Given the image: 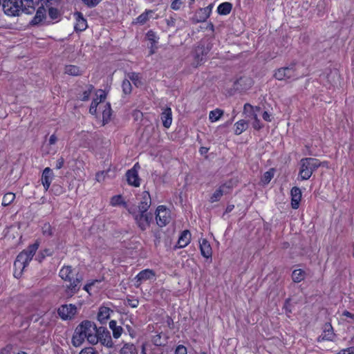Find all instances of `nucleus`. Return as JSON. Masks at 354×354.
Returning a JSON list of instances; mask_svg holds the SVG:
<instances>
[{
  "mask_svg": "<svg viewBox=\"0 0 354 354\" xmlns=\"http://www.w3.org/2000/svg\"><path fill=\"white\" fill-rule=\"evenodd\" d=\"M96 325L89 321H82L75 328L72 337L73 344L77 347L81 346L86 339L91 344H97L96 333H97Z\"/></svg>",
  "mask_w": 354,
  "mask_h": 354,
  "instance_id": "obj_1",
  "label": "nucleus"
},
{
  "mask_svg": "<svg viewBox=\"0 0 354 354\" xmlns=\"http://www.w3.org/2000/svg\"><path fill=\"white\" fill-rule=\"evenodd\" d=\"M59 277L65 281L69 282L66 287V295L73 297L80 289L82 276L70 266H64L59 270Z\"/></svg>",
  "mask_w": 354,
  "mask_h": 354,
  "instance_id": "obj_2",
  "label": "nucleus"
},
{
  "mask_svg": "<svg viewBox=\"0 0 354 354\" xmlns=\"http://www.w3.org/2000/svg\"><path fill=\"white\" fill-rule=\"evenodd\" d=\"M167 339V335L162 333L153 335L151 342L142 344L141 354H165Z\"/></svg>",
  "mask_w": 354,
  "mask_h": 354,
  "instance_id": "obj_3",
  "label": "nucleus"
},
{
  "mask_svg": "<svg viewBox=\"0 0 354 354\" xmlns=\"http://www.w3.org/2000/svg\"><path fill=\"white\" fill-rule=\"evenodd\" d=\"M33 5L32 0H4L2 4L4 13L10 17L19 15L21 11H26L28 8H32Z\"/></svg>",
  "mask_w": 354,
  "mask_h": 354,
  "instance_id": "obj_4",
  "label": "nucleus"
},
{
  "mask_svg": "<svg viewBox=\"0 0 354 354\" xmlns=\"http://www.w3.org/2000/svg\"><path fill=\"white\" fill-rule=\"evenodd\" d=\"M38 246L39 245H29L28 250H24L18 254L14 263L15 277H19L24 269L28 265L37 250Z\"/></svg>",
  "mask_w": 354,
  "mask_h": 354,
  "instance_id": "obj_5",
  "label": "nucleus"
},
{
  "mask_svg": "<svg viewBox=\"0 0 354 354\" xmlns=\"http://www.w3.org/2000/svg\"><path fill=\"white\" fill-rule=\"evenodd\" d=\"M298 180H308L313 172L320 166L319 160L313 158H304L299 162Z\"/></svg>",
  "mask_w": 354,
  "mask_h": 354,
  "instance_id": "obj_6",
  "label": "nucleus"
},
{
  "mask_svg": "<svg viewBox=\"0 0 354 354\" xmlns=\"http://www.w3.org/2000/svg\"><path fill=\"white\" fill-rule=\"evenodd\" d=\"M171 212L165 205H159L156 210V220L157 225L165 227L171 221Z\"/></svg>",
  "mask_w": 354,
  "mask_h": 354,
  "instance_id": "obj_7",
  "label": "nucleus"
},
{
  "mask_svg": "<svg viewBox=\"0 0 354 354\" xmlns=\"http://www.w3.org/2000/svg\"><path fill=\"white\" fill-rule=\"evenodd\" d=\"M274 77L278 80H288L297 79L299 75L296 73L294 66L280 68L276 71Z\"/></svg>",
  "mask_w": 354,
  "mask_h": 354,
  "instance_id": "obj_8",
  "label": "nucleus"
},
{
  "mask_svg": "<svg viewBox=\"0 0 354 354\" xmlns=\"http://www.w3.org/2000/svg\"><path fill=\"white\" fill-rule=\"evenodd\" d=\"M59 316L63 320L72 319L77 313V307L74 304L62 305L57 310Z\"/></svg>",
  "mask_w": 354,
  "mask_h": 354,
  "instance_id": "obj_9",
  "label": "nucleus"
},
{
  "mask_svg": "<svg viewBox=\"0 0 354 354\" xmlns=\"http://www.w3.org/2000/svg\"><path fill=\"white\" fill-rule=\"evenodd\" d=\"M97 333L96 336L97 338V343L100 342L102 345L111 348L113 346L110 332L105 327L100 326L97 328Z\"/></svg>",
  "mask_w": 354,
  "mask_h": 354,
  "instance_id": "obj_10",
  "label": "nucleus"
},
{
  "mask_svg": "<svg viewBox=\"0 0 354 354\" xmlns=\"http://www.w3.org/2000/svg\"><path fill=\"white\" fill-rule=\"evenodd\" d=\"M152 218L153 216L151 214L140 212L134 216L136 223L142 230H146V228L149 225Z\"/></svg>",
  "mask_w": 354,
  "mask_h": 354,
  "instance_id": "obj_11",
  "label": "nucleus"
},
{
  "mask_svg": "<svg viewBox=\"0 0 354 354\" xmlns=\"http://www.w3.org/2000/svg\"><path fill=\"white\" fill-rule=\"evenodd\" d=\"M210 50L209 46L198 45L194 51V64L198 66L205 59V57Z\"/></svg>",
  "mask_w": 354,
  "mask_h": 354,
  "instance_id": "obj_12",
  "label": "nucleus"
},
{
  "mask_svg": "<svg viewBox=\"0 0 354 354\" xmlns=\"http://www.w3.org/2000/svg\"><path fill=\"white\" fill-rule=\"evenodd\" d=\"M155 276L156 274L152 270L145 269L140 271L134 278L136 283V286H140L143 281L153 279Z\"/></svg>",
  "mask_w": 354,
  "mask_h": 354,
  "instance_id": "obj_13",
  "label": "nucleus"
},
{
  "mask_svg": "<svg viewBox=\"0 0 354 354\" xmlns=\"http://www.w3.org/2000/svg\"><path fill=\"white\" fill-rule=\"evenodd\" d=\"M335 336V334L330 323H326L324 326L323 333L318 337L317 341H333Z\"/></svg>",
  "mask_w": 354,
  "mask_h": 354,
  "instance_id": "obj_14",
  "label": "nucleus"
},
{
  "mask_svg": "<svg viewBox=\"0 0 354 354\" xmlns=\"http://www.w3.org/2000/svg\"><path fill=\"white\" fill-rule=\"evenodd\" d=\"M151 204V198L148 191H144L141 194L138 209L140 212H147Z\"/></svg>",
  "mask_w": 354,
  "mask_h": 354,
  "instance_id": "obj_15",
  "label": "nucleus"
},
{
  "mask_svg": "<svg viewBox=\"0 0 354 354\" xmlns=\"http://www.w3.org/2000/svg\"><path fill=\"white\" fill-rule=\"evenodd\" d=\"M106 99V93L103 90H98L96 93V98L93 99L89 109V113L92 115L97 113L98 104Z\"/></svg>",
  "mask_w": 354,
  "mask_h": 354,
  "instance_id": "obj_16",
  "label": "nucleus"
},
{
  "mask_svg": "<svg viewBox=\"0 0 354 354\" xmlns=\"http://www.w3.org/2000/svg\"><path fill=\"white\" fill-rule=\"evenodd\" d=\"M291 196V207L292 209H297L299 207V203L301 199V191L297 187H294L290 190Z\"/></svg>",
  "mask_w": 354,
  "mask_h": 354,
  "instance_id": "obj_17",
  "label": "nucleus"
},
{
  "mask_svg": "<svg viewBox=\"0 0 354 354\" xmlns=\"http://www.w3.org/2000/svg\"><path fill=\"white\" fill-rule=\"evenodd\" d=\"M53 176V173L51 169L49 167H46L42 172L41 178V184L44 186L45 191H47L49 189L52 182Z\"/></svg>",
  "mask_w": 354,
  "mask_h": 354,
  "instance_id": "obj_18",
  "label": "nucleus"
},
{
  "mask_svg": "<svg viewBox=\"0 0 354 354\" xmlns=\"http://www.w3.org/2000/svg\"><path fill=\"white\" fill-rule=\"evenodd\" d=\"M74 17L75 19V24L74 26L75 31L82 32L86 30L87 28V21L83 17V15L81 12H75L74 14Z\"/></svg>",
  "mask_w": 354,
  "mask_h": 354,
  "instance_id": "obj_19",
  "label": "nucleus"
},
{
  "mask_svg": "<svg viewBox=\"0 0 354 354\" xmlns=\"http://www.w3.org/2000/svg\"><path fill=\"white\" fill-rule=\"evenodd\" d=\"M230 189V186L227 185L226 184L221 185L212 195L209 201L211 203L218 201L223 194H227L228 192Z\"/></svg>",
  "mask_w": 354,
  "mask_h": 354,
  "instance_id": "obj_20",
  "label": "nucleus"
},
{
  "mask_svg": "<svg viewBox=\"0 0 354 354\" xmlns=\"http://www.w3.org/2000/svg\"><path fill=\"white\" fill-rule=\"evenodd\" d=\"M127 180L129 185L138 187L141 183V179L138 173L134 171H127L126 173Z\"/></svg>",
  "mask_w": 354,
  "mask_h": 354,
  "instance_id": "obj_21",
  "label": "nucleus"
},
{
  "mask_svg": "<svg viewBox=\"0 0 354 354\" xmlns=\"http://www.w3.org/2000/svg\"><path fill=\"white\" fill-rule=\"evenodd\" d=\"M161 120L162 122V125L165 128L170 127L172 123V112L171 108L167 107L163 110L161 113Z\"/></svg>",
  "mask_w": 354,
  "mask_h": 354,
  "instance_id": "obj_22",
  "label": "nucleus"
},
{
  "mask_svg": "<svg viewBox=\"0 0 354 354\" xmlns=\"http://www.w3.org/2000/svg\"><path fill=\"white\" fill-rule=\"evenodd\" d=\"M111 310L105 306H102L99 308V311L97 313V320L101 324H104L110 317V313Z\"/></svg>",
  "mask_w": 354,
  "mask_h": 354,
  "instance_id": "obj_23",
  "label": "nucleus"
},
{
  "mask_svg": "<svg viewBox=\"0 0 354 354\" xmlns=\"http://www.w3.org/2000/svg\"><path fill=\"white\" fill-rule=\"evenodd\" d=\"M46 17V10L44 7H39L33 17V19L31 21V23L34 25H37L41 22L43 19H45Z\"/></svg>",
  "mask_w": 354,
  "mask_h": 354,
  "instance_id": "obj_24",
  "label": "nucleus"
},
{
  "mask_svg": "<svg viewBox=\"0 0 354 354\" xmlns=\"http://www.w3.org/2000/svg\"><path fill=\"white\" fill-rule=\"evenodd\" d=\"M207 11L205 8H200L196 11L195 17L197 23L204 22L209 17L210 14Z\"/></svg>",
  "mask_w": 354,
  "mask_h": 354,
  "instance_id": "obj_25",
  "label": "nucleus"
},
{
  "mask_svg": "<svg viewBox=\"0 0 354 354\" xmlns=\"http://www.w3.org/2000/svg\"><path fill=\"white\" fill-rule=\"evenodd\" d=\"M232 9V4L229 2L221 3L217 8V12L219 15H227L230 13Z\"/></svg>",
  "mask_w": 354,
  "mask_h": 354,
  "instance_id": "obj_26",
  "label": "nucleus"
},
{
  "mask_svg": "<svg viewBox=\"0 0 354 354\" xmlns=\"http://www.w3.org/2000/svg\"><path fill=\"white\" fill-rule=\"evenodd\" d=\"M201 254L209 260V262H212V250L211 248V245H199Z\"/></svg>",
  "mask_w": 354,
  "mask_h": 354,
  "instance_id": "obj_27",
  "label": "nucleus"
},
{
  "mask_svg": "<svg viewBox=\"0 0 354 354\" xmlns=\"http://www.w3.org/2000/svg\"><path fill=\"white\" fill-rule=\"evenodd\" d=\"M248 124L243 120H239L234 124V133L236 135L241 134L248 128Z\"/></svg>",
  "mask_w": 354,
  "mask_h": 354,
  "instance_id": "obj_28",
  "label": "nucleus"
},
{
  "mask_svg": "<svg viewBox=\"0 0 354 354\" xmlns=\"http://www.w3.org/2000/svg\"><path fill=\"white\" fill-rule=\"evenodd\" d=\"M64 73L73 76H77L82 74L80 68L75 65H66L64 68Z\"/></svg>",
  "mask_w": 354,
  "mask_h": 354,
  "instance_id": "obj_29",
  "label": "nucleus"
},
{
  "mask_svg": "<svg viewBox=\"0 0 354 354\" xmlns=\"http://www.w3.org/2000/svg\"><path fill=\"white\" fill-rule=\"evenodd\" d=\"M305 272L301 269H296L292 271V279L295 283H299L305 278Z\"/></svg>",
  "mask_w": 354,
  "mask_h": 354,
  "instance_id": "obj_30",
  "label": "nucleus"
},
{
  "mask_svg": "<svg viewBox=\"0 0 354 354\" xmlns=\"http://www.w3.org/2000/svg\"><path fill=\"white\" fill-rule=\"evenodd\" d=\"M110 204L113 207L122 205L124 207H127V203L124 201L121 195H115L111 197Z\"/></svg>",
  "mask_w": 354,
  "mask_h": 354,
  "instance_id": "obj_31",
  "label": "nucleus"
},
{
  "mask_svg": "<svg viewBox=\"0 0 354 354\" xmlns=\"http://www.w3.org/2000/svg\"><path fill=\"white\" fill-rule=\"evenodd\" d=\"M244 112H250L252 116L254 121H256L258 118L257 114L255 113L256 111H259L260 110V107L259 106H253L250 104H245L243 107Z\"/></svg>",
  "mask_w": 354,
  "mask_h": 354,
  "instance_id": "obj_32",
  "label": "nucleus"
},
{
  "mask_svg": "<svg viewBox=\"0 0 354 354\" xmlns=\"http://www.w3.org/2000/svg\"><path fill=\"white\" fill-rule=\"evenodd\" d=\"M111 115V109L110 104L107 103L104 105V109L102 111V121L103 124H105L108 123V122L110 120Z\"/></svg>",
  "mask_w": 354,
  "mask_h": 354,
  "instance_id": "obj_33",
  "label": "nucleus"
},
{
  "mask_svg": "<svg viewBox=\"0 0 354 354\" xmlns=\"http://www.w3.org/2000/svg\"><path fill=\"white\" fill-rule=\"evenodd\" d=\"M151 13H153V10H146L143 13L140 15L136 19V23L142 24V25L145 24L149 19V15Z\"/></svg>",
  "mask_w": 354,
  "mask_h": 354,
  "instance_id": "obj_34",
  "label": "nucleus"
},
{
  "mask_svg": "<svg viewBox=\"0 0 354 354\" xmlns=\"http://www.w3.org/2000/svg\"><path fill=\"white\" fill-rule=\"evenodd\" d=\"M223 115V111L219 109H216L211 111L209 114V119L212 122L218 121Z\"/></svg>",
  "mask_w": 354,
  "mask_h": 354,
  "instance_id": "obj_35",
  "label": "nucleus"
},
{
  "mask_svg": "<svg viewBox=\"0 0 354 354\" xmlns=\"http://www.w3.org/2000/svg\"><path fill=\"white\" fill-rule=\"evenodd\" d=\"M119 354H138V352L133 344H125Z\"/></svg>",
  "mask_w": 354,
  "mask_h": 354,
  "instance_id": "obj_36",
  "label": "nucleus"
},
{
  "mask_svg": "<svg viewBox=\"0 0 354 354\" xmlns=\"http://www.w3.org/2000/svg\"><path fill=\"white\" fill-rule=\"evenodd\" d=\"M191 233L188 230H183L179 236L178 243H190L191 241Z\"/></svg>",
  "mask_w": 354,
  "mask_h": 354,
  "instance_id": "obj_37",
  "label": "nucleus"
},
{
  "mask_svg": "<svg viewBox=\"0 0 354 354\" xmlns=\"http://www.w3.org/2000/svg\"><path fill=\"white\" fill-rule=\"evenodd\" d=\"M15 198V194L12 192L6 193L2 199L1 205L4 207L8 206L11 204Z\"/></svg>",
  "mask_w": 354,
  "mask_h": 354,
  "instance_id": "obj_38",
  "label": "nucleus"
},
{
  "mask_svg": "<svg viewBox=\"0 0 354 354\" xmlns=\"http://www.w3.org/2000/svg\"><path fill=\"white\" fill-rule=\"evenodd\" d=\"M147 37L151 44V48H153V46L158 43L159 39V37L156 35V33L151 30L147 32Z\"/></svg>",
  "mask_w": 354,
  "mask_h": 354,
  "instance_id": "obj_39",
  "label": "nucleus"
},
{
  "mask_svg": "<svg viewBox=\"0 0 354 354\" xmlns=\"http://www.w3.org/2000/svg\"><path fill=\"white\" fill-rule=\"evenodd\" d=\"M128 78L133 82L136 86H139L141 84V81L140 79V75L136 73H129L128 75Z\"/></svg>",
  "mask_w": 354,
  "mask_h": 354,
  "instance_id": "obj_40",
  "label": "nucleus"
},
{
  "mask_svg": "<svg viewBox=\"0 0 354 354\" xmlns=\"http://www.w3.org/2000/svg\"><path fill=\"white\" fill-rule=\"evenodd\" d=\"M122 91L125 94L131 93L132 91V86L129 80H124L122 84Z\"/></svg>",
  "mask_w": 354,
  "mask_h": 354,
  "instance_id": "obj_41",
  "label": "nucleus"
},
{
  "mask_svg": "<svg viewBox=\"0 0 354 354\" xmlns=\"http://www.w3.org/2000/svg\"><path fill=\"white\" fill-rule=\"evenodd\" d=\"M93 89V86L92 85H89L88 88L84 91L82 94L80 95V98L82 101H87L89 99L90 95Z\"/></svg>",
  "mask_w": 354,
  "mask_h": 354,
  "instance_id": "obj_42",
  "label": "nucleus"
},
{
  "mask_svg": "<svg viewBox=\"0 0 354 354\" xmlns=\"http://www.w3.org/2000/svg\"><path fill=\"white\" fill-rule=\"evenodd\" d=\"M274 176V171L273 170H270L264 173L263 178H262V182L264 184H268L270 182L272 178Z\"/></svg>",
  "mask_w": 354,
  "mask_h": 354,
  "instance_id": "obj_43",
  "label": "nucleus"
},
{
  "mask_svg": "<svg viewBox=\"0 0 354 354\" xmlns=\"http://www.w3.org/2000/svg\"><path fill=\"white\" fill-rule=\"evenodd\" d=\"M52 254V250L50 249H45L39 254L36 256V259L39 262L42 261L46 257L50 256Z\"/></svg>",
  "mask_w": 354,
  "mask_h": 354,
  "instance_id": "obj_44",
  "label": "nucleus"
},
{
  "mask_svg": "<svg viewBox=\"0 0 354 354\" xmlns=\"http://www.w3.org/2000/svg\"><path fill=\"white\" fill-rule=\"evenodd\" d=\"M48 15L52 19H57L59 17V12L57 8L50 7L48 8Z\"/></svg>",
  "mask_w": 354,
  "mask_h": 354,
  "instance_id": "obj_45",
  "label": "nucleus"
},
{
  "mask_svg": "<svg viewBox=\"0 0 354 354\" xmlns=\"http://www.w3.org/2000/svg\"><path fill=\"white\" fill-rule=\"evenodd\" d=\"M187 349L184 345H178L176 347L174 354H187Z\"/></svg>",
  "mask_w": 354,
  "mask_h": 354,
  "instance_id": "obj_46",
  "label": "nucleus"
},
{
  "mask_svg": "<svg viewBox=\"0 0 354 354\" xmlns=\"http://www.w3.org/2000/svg\"><path fill=\"white\" fill-rule=\"evenodd\" d=\"M88 7L93 8L98 5L102 0H82Z\"/></svg>",
  "mask_w": 354,
  "mask_h": 354,
  "instance_id": "obj_47",
  "label": "nucleus"
},
{
  "mask_svg": "<svg viewBox=\"0 0 354 354\" xmlns=\"http://www.w3.org/2000/svg\"><path fill=\"white\" fill-rule=\"evenodd\" d=\"M183 4V2L180 0H174L171 4V8L174 10H178L180 9Z\"/></svg>",
  "mask_w": 354,
  "mask_h": 354,
  "instance_id": "obj_48",
  "label": "nucleus"
},
{
  "mask_svg": "<svg viewBox=\"0 0 354 354\" xmlns=\"http://www.w3.org/2000/svg\"><path fill=\"white\" fill-rule=\"evenodd\" d=\"M122 331V328L120 326H118L116 328H115V330L112 331L113 337L115 339L119 338L121 336Z\"/></svg>",
  "mask_w": 354,
  "mask_h": 354,
  "instance_id": "obj_49",
  "label": "nucleus"
},
{
  "mask_svg": "<svg viewBox=\"0 0 354 354\" xmlns=\"http://www.w3.org/2000/svg\"><path fill=\"white\" fill-rule=\"evenodd\" d=\"M43 232H44V234L47 235V236L52 235V230H51V226L50 224H48V223L44 224V225L43 227Z\"/></svg>",
  "mask_w": 354,
  "mask_h": 354,
  "instance_id": "obj_50",
  "label": "nucleus"
},
{
  "mask_svg": "<svg viewBox=\"0 0 354 354\" xmlns=\"http://www.w3.org/2000/svg\"><path fill=\"white\" fill-rule=\"evenodd\" d=\"M80 354H97V352L92 347L85 348L82 349Z\"/></svg>",
  "mask_w": 354,
  "mask_h": 354,
  "instance_id": "obj_51",
  "label": "nucleus"
},
{
  "mask_svg": "<svg viewBox=\"0 0 354 354\" xmlns=\"http://www.w3.org/2000/svg\"><path fill=\"white\" fill-rule=\"evenodd\" d=\"M337 354H354V346L342 349Z\"/></svg>",
  "mask_w": 354,
  "mask_h": 354,
  "instance_id": "obj_52",
  "label": "nucleus"
},
{
  "mask_svg": "<svg viewBox=\"0 0 354 354\" xmlns=\"http://www.w3.org/2000/svg\"><path fill=\"white\" fill-rule=\"evenodd\" d=\"M98 282L97 280H92L90 282L87 283L83 288V289L89 293V290H91V287L96 283Z\"/></svg>",
  "mask_w": 354,
  "mask_h": 354,
  "instance_id": "obj_53",
  "label": "nucleus"
},
{
  "mask_svg": "<svg viewBox=\"0 0 354 354\" xmlns=\"http://www.w3.org/2000/svg\"><path fill=\"white\" fill-rule=\"evenodd\" d=\"M64 164V159L62 157H60L56 161L55 164V168L57 169H61Z\"/></svg>",
  "mask_w": 354,
  "mask_h": 354,
  "instance_id": "obj_54",
  "label": "nucleus"
},
{
  "mask_svg": "<svg viewBox=\"0 0 354 354\" xmlns=\"http://www.w3.org/2000/svg\"><path fill=\"white\" fill-rule=\"evenodd\" d=\"M252 126H253L254 129H255L257 130H259L263 127V125L261 124L259 119H257L256 121H254L252 123Z\"/></svg>",
  "mask_w": 354,
  "mask_h": 354,
  "instance_id": "obj_55",
  "label": "nucleus"
},
{
  "mask_svg": "<svg viewBox=\"0 0 354 354\" xmlns=\"http://www.w3.org/2000/svg\"><path fill=\"white\" fill-rule=\"evenodd\" d=\"M57 141V136L55 135V134H53L50 136V138H49V145H55Z\"/></svg>",
  "mask_w": 354,
  "mask_h": 354,
  "instance_id": "obj_56",
  "label": "nucleus"
},
{
  "mask_svg": "<svg viewBox=\"0 0 354 354\" xmlns=\"http://www.w3.org/2000/svg\"><path fill=\"white\" fill-rule=\"evenodd\" d=\"M262 117L267 122H271L272 120L271 115L267 111L263 112Z\"/></svg>",
  "mask_w": 354,
  "mask_h": 354,
  "instance_id": "obj_57",
  "label": "nucleus"
},
{
  "mask_svg": "<svg viewBox=\"0 0 354 354\" xmlns=\"http://www.w3.org/2000/svg\"><path fill=\"white\" fill-rule=\"evenodd\" d=\"M11 348L9 346H6L0 350V354H10Z\"/></svg>",
  "mask_w": 354,
  "mask_h": 354,
  "instance_id": "obj_58",
  "label": "nucleus"
},
{
  "mask_svg": "<svg viewBox=\"0 0 354 354\" xmlns=\"http://www.w3.org/2000/svg\"><path fill=\"white\" fill-rule=\"evenodd\" d=\"M118 326L117 325V322L115 320H111L110 322H109V328L111 329V330L113 331V330H115V328H116Z\"/></svg>",
  "mask_w": 354,
  "mask_h": 354,
  "instance_id": "obj_59",
  "label": "nucleus"
},
{
  "mask_svg": "<svg viewBox=\"0 0 354 354\" xmlns=\"http://www.w3.org/2000/svg\"><path fill=\"white\" fill-rule=\"evenodd\" d=\"M140 169V166L139 163L137 162L133 165V167L131 169H129V171H136V173L138 174V171Z\"/></svg>",
  "mask_w": 354,
  "mask_h": 354,
  "instance_id": "obj_60",
  "label": "nucleus"
},
{
  "mask_svg": "<svg viewBox=\"0 0 354 354\" xmlns=\"http://www.w3.org/2000/svg\"><path fill=\"white\" fill-rule=\"evenodd\" d=\"M129 305L132 308H136L138 306V300L129 301Z\"/></svg>",
  "mask_w": 354,
  "mask_h": 354,
  "instance_id": "obj_61",
  "label": "nucleus"
},
{
  "mask_svg": "<svg viewBox=\"0 0 354 354\" xmlns=\"http://www.w3.org/2000/svg\"><path fill=\"white\" fill-rule=\"evenodd\" d=\"M209 151V148H207V147H201L200 149H199V153L201 154V155H205Z\"/></svg>",
  "mask_w": 354,
  "mask_h": 354,
  "instance_id": "obj_62",
  "label": "nucleus"
},
{
  "mask_svg": "<svg viewBox=\"0 0 354 354\" xmlns=\"http://www.w3.org/2000/svg\"><path fill=\"white\" fill-rule=\"evenodd\" d=\"M342 315L345 317H350L354 319V314H352L351 313L347 310L344 311Z\"/></svg>",
  "mask_w": 354,
  "mask_h": 354,
  "instance_id": "obj_63",
  "label": "nucleus"
},
{
  "mask_svg": "<svg viewBox=\"0 0 354 354\" xmlns=\"http://www.w3.org/2000/svg\"><path fill=\"white\" fill-rule=\"evenodd\" d=\"M234 207V205H229L227 206L225 212L227 213H229V212H232L233 210Z\"/></svg>",
  "mask_w": 354,
  "mask_h": 354,
  "instance_id": "obj_64",
  "label": "nucleus"
}]
</instances>
